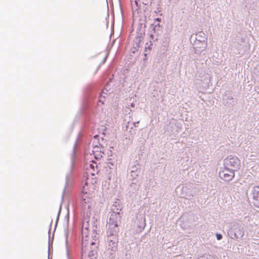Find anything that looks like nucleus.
Returning a JSON list of instances; mask_svg holds the SVG:
<instances>
[{"instance_id":"ddd939ff","label":"nucleus","mask_w":259,"mask_h":259,"mask_svg":"<svg viewBox=\"0 0 259 259\" xmlns=\"http://www.w3.org/2000/svg\"><path fill=\"white\" fill-rule=\"evenodd\" d=\"M90 167L93 170H95V168L97 169V162L92 160V163L90 164Z\"/></svg>"},{"instance_id":"7ed1b4c3","label":"nucleus","mask_w":259,"mask_h":259,"mask_svg":"<svg viewBox=\"0 0 259 259\" xmlns=\"http://www.w3.org/2000/svg\"><path fill=\"white\" fill-rule=\"evenodd\" d=\"M121 215L119 212H113L110 214L109 221L107 223L108 235L113 236L114 239L116 240V236L118 232V222L120 221Z\"/></svg>"},{"instance_id":"9b49d317","label":"nucleus","mask_w":259,"mask_h":259,"mask_svg":"<svg viewBox=\"0 0 259 259\" xmlns=\"http://www.w3.org/2000/svg\"><path fill=\"white\" fill-rule=\"evenodd\" d=\"M207 47V43L202 44L201 47L194 48L195 52L197 54H201L206 49Z\"/></svg>"},{"instance_id":"f3484780","label":"nucleus","mask_w":259,"mask_h":259,"mask_svg":"<svg viewBox=\"0 0 259 259\" xmlns=\"http://www.w3.org/2000/svg\"><path fill=\"white\" fill-rule=\"evenodd\" d=\"M108 240L109 241L111 242H112V244H113V245H114V246H115V245H116V242H113L112 240H111V239H110L109 238V237H108Z\"/></svg>"},{"instance_id":"2eb2a0df","label":"nucleus","mask_w":259,"mask_h":259,"mask_svg":"<svg viewBox=\"0 0 259 259\" xmlns=\"http://www.w3.org/2000/svg\"><path fill=\"white\" fill-rule=\"evenodd\" d=\"M215 236H216V238H217V239L218 240H220L222 239L223 238V236L221 234H220V233H217L215 234Z\"/></svg>"},{"instance_id":"0eeeda50","label":"nucleus","mask_w":259,"mask_h":259,"mask_svg":"<svg viewBox=\"0 0 259 259\" xmlns=\"http://www.w3.org/2000/svg\"><path fill=\"white\" fill-rule=\"evenodd\" d=\"M223 102L225 105L233 107L237 103L231 92L226 91L223 96Z\"/></svg>"},{"instance_id":"4468645a","label":"nucleus","mask_w":259,"mask_h":259,"mask_svg":"<svg viewBox=\"0 0 259 259\" xmlns=\"http://www.w3.org/2000/svg\"><path fill=\"white\" fill-rule=\"evenodd\" d=\"M212 257V256L209 254H204L199 257H198L197 259H210V258Z\"/></svg>"},{"instance_id":"20e7f679","label":"nucleus","mask_w":259,"mask_h":259,"mask_svg":"<svg viewBox=\"0 0 259 259\" xmlns=\"http://www.w3.org/2000/svg\"><path fill=\"white\" fill-rule=\"evenodd\" d=\"M244 234V231L241 224L235 223L232 225L228 231V235L231 238L237 240L242 238Z\"/></svg>"},{"instance_id":"f03ea898","label":"nucleus","mask_w":259,"mask_h":259,"mask_svg":"<svg viewBox=\"0 0 259 259\" xmlns=\"http://www.w3.org/2000/svg\"><path fill=\"white\" fill-rule=\"evenodd\" d=\"M97 246L94 239L81 243V259H96Z\"/></svg>"},{"instance_id":"9d476101","label":"nucleus","mask_w":259,"mask_h":259,"mask_svg":"<svg viewBox=\"0 0 259 259\" xmlns=\"http://www.w3.org/2000/svg\"><path fill=\"white\" fill-rule=\"evenodd\" d=\"M190 39L191 42H192V40H194V42H195L197 41L199 42H201L202 44L204 43H207L206 36L205 34L202 31L198 32L195 35V37H194L193 35H191Z\"/></svg>"},{"instance_id":"39448f33","label":"nucleus","mask_w":259,"mask_h":259,"mask_svg":"<svg viewBox=\"0 0 259 259\" xmlns=\"http://www.w3.org/2000/svg\"><path fill=\"white\" fill-rule=\"evenodd\" d=\"M224 166L226 168L236 171L240 168V161L237 156L230 155L224 159Z\"/></svg>"},{"instance_id":"423d86ee","label":"nucleus","mask_w":259,"mask_h":259,"mask_svg":"<svg viewBox=\"0 0 259 259\" xmlns=\"http://www.w3.org/2000/svg\"><path fill=\"white\" fill-rule=\"evenodd\" d=\"M92 232V226L90 225L89 222L87 220H83L81 228L82 242H87L91 239H93Z\"/></svg>"},{"instance_id":"1a4fd4ad","label":"nucleus","mask_w":259,"mask_h":259,"mask_svg":"<svg viewBox=\"0 0 259 259\" xmlns=\"http://www.w3.org/2000/svg\"><path fill=\"white\" fill-rule=\"evenodd\" d=\"M250 197L253 205L259 208V186H254L252 188Z\"/></svg>"},{"instance_id":"f8f14e48","label":"nucleus","mask_w":259,"mask_h":259,"mask_svg":"<svg viewBox=\"0 0 259 259\" xmlns=\"http://www.w3.org/2000/svg\"><path fill=\"white\" fill-rule=\"evenodd\" d=\"M182 196L186 198H188V188L186 187H183L182 189Z\"/></svg>"},{"instance_id":"dca6fc26","label":"nucleus","mask_w":259,"mask_h":259,"mask_svg":"<svg viewBox=\"0 0 259 259\" xmlns=\"http://www.w3.org/2000/svg\"><path fill=\"white\" fill-rule=\"evenodd\" d=\"M94 157L96 159H100L101 158V157H102V155L101 154H99L98 155H97V154L94 153Z\"/></svg>"},{"instance_id":"f257e3e1","label":"nucleus","mask_w":259,"mask_h":259,"mask_svg":"<svg viewBox=\"0 0 259 259\" xmlns=\"http://www.w3.org/2000/svg\"><path fill=\"white\" fill-rule=\"evenodd\" d=\"M96 189V180L93 178H87V181L83 186L81 194L82 205L84 209H90L91 208Z\"/></svg>"},{"instance_id":"6e6552de","label":"nucleus","mask_w":259,"mask_h":259,"mask_svg":"<svg viewBox=\"0 0 259 259\" xmlns=\"http://www.w3.org/2000/svg\"><path fill=\"white\" fill-rule=\"evenodd\" d=\"M235 172L233 170L229 169L225 167L219 172V177L225 181H231L235 176Z\"/></svg>"}]
</instances>
